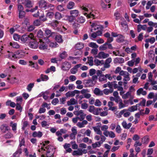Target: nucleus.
I'll return each mask as SVG.
<instances>
[{
	"mask_svg": "<svg viewBox=\"0 0 157 157\" xmlns=\"http://www.w3.org/2000/svg\"><path fill=\"white\" fill-rule=\"evenodd\" d=\"M24 53L22 51L20 50L16 51L15 54L11 53L10 54L9 57L12 56L14 58H21L24 56Z\"/></svg>",
	"mask_w": 157,
	"mask_h": 157,
	"instance_id": "1",
	"label": "nucleus"
},
{
	"mask_svg": "<svg viewBox=\"0 0 157 157\" xmlns=\"http://www.w3.org/2000/svg\"><path fill=\"white\" fill-rule=\"evenodd\" d=\"M34 36L32 34L30 33L29 35L24 34L21 38V40L23 43L29 41L33 38Z\"/></svg>",
	"mask_w": 157,
	"mask_h": 157,
	"instance_id": "2",
	"label": "nucleus"
},
{
	"mask_svg": "<svg viewBox=\"0 0 157 157\" xmlns=\"http://www.w3.org/2000/svg\"><path fill=\"white\" fill-rule=\"evenodd\" d=\"M49 40L48 38H44V41L42 40H40V44L39 48L40 49L44 50L47 48L48 46L45 43H48L49 42Z\"/></svg>",
	"mask_w": 157,
	"mask_h": 157,
	"instance_id": "3",
	"label": "nucleus"
},
{
	"mask_svg": "<svg viewBox=\"0 0 157 157\" xmlns=\"http://www.w3.org/2000/svg\"><path fill=\"white\" fill-rule=\"evenodd\" d=\"M38 42L34 39V37L29 41V46L31 48L36 49L38 47Z\"/></svg>",
	"mask_w": 157,
	"mask_h": 157,
	"instance_id": "4",
	"label": "nucleus"
},
{
	"mask_svg": "<svg viewBox=\"0 0 157 157\" xmlns=\"http://www.w3.org/2000/svg\"><path fill=\"white\" fill-rule=\"evenodd\" d=\"M108 47L110 49H113V48L111 44L105 42L102 45L100 46L99 49L101 51H104L106 50Z\"/></svg>",
	"mask_w": 157,
	"mask_h": 157,
	"instance_id": "5",
	"label": "nucleus"
},
{
	"mask_svg": "<svg viewBox=\"0 0 157 157\" xmlns=\"http://www.w3.org/2000/svg\"><path fill=\"white\" fill-rule=\"evenodd\" d=\"M39 6L42 9L45 10L47 8V3L44 0H40L39 2Z\"/></svg>",
	"mask_w": 157,
	"mask_h": 157,
	"instance_id": "6",
	"label": "nucleus"
},
{
	"mask_svg": "<svg viewBox=\"0 0 157 157\" xmlns=\"http://www.w3.org/2000/svg\"><path fill=\"white\" fill-rule=\"evenodd\" d=\"M109 56V55L108 54L105 53L104 52L101 51L98 53V55L95 56L94 57L95 58L97 57L100 59H104L108 57Z\"/></svg>",
	"mask_w": 157,
	"mask_h": 157,
	"instance_id": "7",
	"label": "nucleus"
},
{
	"mask_svg": "<svg viewBox=\"0 0 157 157\" xmlns=\"http://www.w3.org/2000/svg\"><path fill=\"white\" fill-rule=\"evenodd\" d=\"M22 4H24L25 7L30 8L33 7V5L30 0H25V2H22Z\"/></svg>",
	"mask_w": 157,
	"mask_h": 157,
	"instance_id": "8",
	"label": "nucleus"
},
{
	"mask_svg": "<svg viewBox=\"0 0 157 157\" xmlns=\"http://www.w3.org/2000/svg\"><path fill=\"white\" fill-rule=\"evenodd\" d=\"M71 64L68 62H64L62 66V69L64 71L69 70L71 68Z\"/></svg>",
	"mask_w": 157,
	"mask_h": 157,
	"instance_id": "9",
	"label": "nucleus"
},
{
	"mask_svg": "<svg viewBox=\"0 0 157 157\" xmlns=\"http://www.w3.org/2000/svg\"><path fill=\"white\" fill-rule=\"evenodd\" d=\"M45 34L46 36H47V38L49 37L50 36H55L56 35V33L52 32L51 31L48 29H46L45 30Z\"/></svg>",
	"mask_w": 157,
	"mask_h": 157,
	"instance_id": "10",
	"label": "nucleus"
},
{
	"mask_svg": "<svg viewBox=\"0 0 157 157\" xmlns=\"http://www.w3.org/2000/svg\"><path fill=\"white\" fill-rule=\"evenodd\" d=\"M9 129V127L6 124H3L0 127L1 131L3 133H5L6 131H8Z\"/></svg>",
	"mask_w": 157,
	"mask_h": 157,
	"instance_id": "11",
	"label": "nucleus"
},
{
	"mask_svg": "<svg viewBox=\"0 0 157 157\" xmlns=\"http://www.w3.org/2000/svg\"><path fill=\"white\" fill-rule=\"evenodd\" d=\"M115 63H122L124 62V59L122 58H116L114 59L113 61Z\"/></svg>",
	"mask_w": 157,
	"mask_h": 157,
	"instance_id": "12",
	"label": "nucleus"
},
{
	"mask_svg": "<svg viewBox=\"0 0 157 157\" xmlns=\"http://www.w3.org/2000/svg\"><path fill=\"white\" fill-rule=\"evenodd\" d=\"M116 41L119 43L123 42L124 41V37L121 34H118Z\"/></svg>",
	"mask_w": 157,
	"mask_h": 157,
	"instance_id": "13",
	"label": "nucleus"
},
{
	"mask_svg": "<svg viewBox=\"0 0 157 157\" xmlns=\"http://www.w3.org/2000/svg\"><path fill=\"white\" fill-rule=\"evenodd\" d=\"M82 155V151L78 149V150L74 151L72 153L73 155Z\"/></svg>",
	"mask_w": 157,
	"mask_h": 157,
	"instance_id": "14",
	"label": "nucleus"
},
{
	"mask_svg": "<svg viewBox=\"0 0 157 157\" xmlns=\"http://www.w3.org/2000/svg\"><path fill=\"white\" fill-rule=\"evenodd\" d=\"M70 12L71 16L75 17H77L78 15V11L77 10H71Z\"/></svg>",
	"mask_w": 157,
	"mask_h": 157,
	"instance_id": "15",
	"label": "nucleus"
},
{
	"mask_svg": "<svg viewBox=\"0 0 157 157\" xmlns=\"http://www.w3.org/2000/svg\"><path fill=\"white\" fill-rule=\"evenodd\" d=\"M42 132H41L39 131L37 132L35 131L33 133L32 136L34 137H38L39 138H40L42 136Z\"/></svg>",
	"mask_w": 157,
	"mask_h": 157,
	"instance_id": "16",
	"label": "nucleus"
},
{
	"mask_svg": "<svg viewBox=\"0 0 157 157\" xmlns=\"http://www.w3.org/2000/svg\"><path fill=\"white\" fill-rule=\"evenodd\" d=\"M84 44L82 43H77L75 46V48L77 50H81L84 47Z\"/></svg>",
	"mask_w": 157,
	"mask_h": 157,
	"instance_id": "17",
	"label": "nucleus"
},
{
	"mask_svg": "<svg viewBox=\"0 0 157 157\" xmlns=\"http://www.w3.org/2000/svg\"><path fill=\"white\" fill-rule=\"evenodd\" d=\"M94 93L96 95H102L103 94L102 92L101 91L100 89L98 88H96L95 89L94 91Z\"/></svg>",
	"mask_w": 157,
	"mask_h": 157,
	"instance_id": "18",
	"label": "nucleus"
},
{
	"mask_svg": "<svg viewBox=\"0 0 157 157\" xmlns=\"http://www.w3.org/2000/svg\"><path fill=\"white\" fill-rule=\"evenodd\" d=\"M55 40L58 43H61L63 42V39L62 38V36L61 35H55Z\"/></svg>",
	"mask_w": 157,
	"mask_h": 157,
	"instance_id": "19",
	"label": "nucleus"
},
{
	"mask_svg": "<svg viewBox=\"0 0 157 157\" xmlns=\"http://www.w3.org/2000/svg\"><path fill=\"white\" fill-rule=\"evenodd\" d=\"M99 80L100 82L105 81V82H107L106 77L104 75H101L99 76Z\"/></svg>",
	"mask_w": 157,
	"mask_h": 157,
	"instance_id": "20",
	"label": "nucleus"
},
{
	"mask_svg": "<svg viewBox=\"0 0 157 157\" xmlns=\"http://www.w3.org/2000/svg\"><path fill=\"white\" fill-rule=\"evenodd\" d=\"M75 5V4L74 2H70L67 5V7L69 9H71L73 8Z\"/></svg>",
	"mask_w": 157,
	"mask_h": 157,
	"instance_id": "21",
	"label": "nucleus"
},
{
	"mask_svg": "<svg viewBox=\"0 0 157 157\" xmlns=\"http://www.w3.org/2000/svg\"><path fill=\"white\" fill-rule=\"evenodd\" d=\"M85 21V19L82 16H81L78 18L77 21L80 23H83Z\"/></svg>",
	"mask_w": 157,
	"mask_h": 157,
	"instance_id": "22",
	"label": "nucleus"
},
{
	"mask_svg": "<svg viewBox=\"0 0 157 157\" xmlns=\"http://www.w3.org/2000/svg\"><path fill=\"white\" fill-rule=\"evenodd\" d=\"M149 141V138L148 136H145L142 139V141L143 143L144 144H147Z\"/></svg>",
	"mask_w": 157,
	"mask_h": 157,
	"instance_id": "23",
	"label": "nucleus"
},
{
	"mask_svg": "<svg viewBox=\"0 0 157 157\" xmlns=\"http://www.w3.org/2000/svg\"><path fill=\"white\" fill-rule=\"evenodd\" d=\"M22 153V149L21 148H20L18 149L16 152L14 153L13 154V156L14 157H17L19 156V155H17L19 153V154H20Z\"/></svg>",
	"mask_w": 157,
	"mask_h": 157,
	"instance_id": "24",
	"label": "nucleus"
},
{
	"mask_svg": "<svg viewBox=\"0 0 157 157\" xmlns=\"http://www.w3.org/2000/svg\"><path fill=\"white\" fill-rule=\"evenodd\" d=\"M153 51L150 50L148 52V56L149 58H152L154 60L155 57V55L153 53Z\"/></svg>",
	"mask_w": 157,
	"mask_h": 157,
	"instance_id": "25",
	"label": "nucleus"
},
{
	"mask_svg": "<svg viewBox=\"0 0 157 157\" xmlns=\"http://www.w3.org/2000/svg\"><path fill=\"white\" fill-rule=\"evenodd\" d=\"M26 14L25 12L24 11L19 12V18H22L25 17Z\"/></svg>",
	"mask_w": 157,
	"mask_h": 157,
	"instance_id": "26",
	"label": "nucleus"
},
{
	"mask_svg": "<svg viewBox=\"0 0 157 157\" xmlns=\"http://www.w3.org/2000/svg\"><path fill=\"white\" fill-rule=\"evenodd\" d=\"M87 58L88 59V63L90 66H92L93 65V57L92 56L88 57Z\"/></svg>",
	"mask_w": 157,
	"mask_h": 157,
	"instance_id": "27",
	"label": "nucleus"
},
{
	"mask_svg": "<svg viewBox=\"0 0 157 157\" xmlns=\"http://www.w3.org/2000/svg\"><path fill=\"white\" fill-rule=\"evenodd\" d=\"M65 95L67 98L70 97H73L75 96V94H74L73 91L71 92L68 91L66 94Z\"/></svg>",
	"mask_w": 157,
	"mask_h": 157,
	"instance_id": "28",
	"label": "nucleus"
},
{
	"mask_svg": "<svg viewBox=\"0 0 157 157\" xmlns=\"http://www.w3.org/2000/svg\"><path fill=\"white\" fill-rule=\"evenodd\" d=\"M10 46H11L13 48H18L20 46L17 43L13 42V43L10 42Z\"/></svg>",
	"mask_w": 157,
	"mask_h": 157,
	"instance_id": "29",
	"label": "nucleus"
},
{
	"mask_svg": "<svg viewBox=\"0 0 157 157\" xmlns=\"http://www.w3.org/2000/svg\"><path fill=\"white\" fill-rule=\"evenodd\" d=\"M101 144H102V142H101V141L97 142L94 144H93L92 146L93 148H96L97 147H100Z\"/></svg>",
	"mask_w": 157,
	"mask_h": 157,
	"instance_id": "30",
	"label": "nucleus"
},
{
	"mask_svg": "<svg viewBox=\"0 0 157 157\" xmlns=\"http://www.w3.org/2000/svg\"><path fill=\"white\" fill-rule=\"evenodd\" d=\"M34 83H31L28 85L27 89L29 91H30L31 90L32 88H33L34 86Z\"/></svg>",
	"mask_w": 157,
	"mask_h": 157,
	"instance_id": "31",
	"label": "nucleus"
},
{
	"mask_svg": "<svg viewBox=\"0 0 157 157\" xmlns=\"http://www.w3.org/2000/svg\"><path fill=\"white\" fill-rule=\"evenodd\" d=\"M137 107L136 106L133 105L130 107L128 109V110L131 112H133L135 110H137Z\"/></svg>",
	"mask_w": 157,
	"mask_h": 157,
	"instance_id": "32",
	"label": "nucleus"
},
{
	"mask_svg": "<svg viewBox=\"0 0 157 157\" xmlns=\"http://www.w3.org/2000/svg\"><path fill=\"white\" fill-rule=\"evenodd\" d=\"M55 18L57 20H59L62 18L61 14L58 12L56 13L55 14Z\"/></svg>",
	"mask_w": 157,
	"mask_h": 157,
	"instance_id": "33",
	"label": "nucleus"
},
{
	"mask_svg": "<svg viewBox=\"0 0 157 157\" xmlns=\"http://www.w3.org/2000/svg\"><path fill=\"white\" fill-rule=\"evenodd\" d=\"M54 15V13L53 12H49L47 13L46 15V17L49 18H52Z\"/></svg>",
	"mask_w": 157,
	"mask_h": 157,
	"instance_id": "34",
	"label": "nucleus"
},
{
	"mask_svg": "<svg viewBox=\"0 0 157 157\" xmlns=\"http://www.w3.org/2000/svg\"><path fill=\"white\" fill-rule=\"evenodd\" d=\"M89 46L92 48H97L98 46L95 43L91 42L89 44Z\"/></svg>",
	"mask_w": 157,
	"mask_h": 157,
	"instance_id": "35",
	"label": "nucleus"
},
{
	"mask_svg": "<svg viewBox=\"0 0 157 157\" xmlns=\"http://www.w3.org/2000/svg\"><path fill=\"white\" fill-rule=\"evenodd\" d=\"M40 77L43 81H46L48 79V77L47 75L41 74Z\"/></svg>",
	"mask_w": 157,
	"mask_h": 157,
	"instance_id": "36",
	"label": "nucleus"
},
{
	"mask_svg": "<svg viewBox=\"0 0 157 157\" xmlns=\"http://www.w3.org/2000/svg\"><path fill=\"white\" fill-rule=\"evenodd\" d=\"M66 52L64 51L59 55V57L61 59H63L67 56Z\"/></svg>",
	"mask_w": 157,
	"mask_h": 157,
	"instance_id": "37",
	"label": "nucleus"
},
{
	"mask_svg": "<svg viewBox=\"0 0 157 157\" xmlns=\"http://www.w3.org/2000/svg\"><path fill=\"white\" fill-rule=\"evenodd\" d=\"M41 22L39 19H37L33 22V24L35 26H38L40 25Z\"/></svg>",
	"mask_w": 157,
	"mask_h": 157,
	"instance_id": "38",
	"label": "nucleus"
},
{
	"mask_svg": "<svg viewBox=\"0 0 157 157\" xmlns=\"http://www.w3.org/2000/svg\"><path fill=\"white\" fill-rule=\"evenodd\" d=\"M13 37L14 40L16 41L19 40L21 38L20 36L17 34H14L13 35Z\"/></svg>",
	"mask_w": 157,
	"mask_h": 157,
	"instance_id": "39",
	"label": "nucleus"
},
{
	"mask_svg": "<svg viewBox=\"0 0 157 157\" xmlns=\"http://www.w3.org/2000/svg\"><path fill=\"white\" fill-rule=\"evenodd\" d=\"M10 125L12 126V130L13 131H15L17 129V124H13L12 122L10 123Z\"/></svg>",
	"mask_w": 157,
	"mask_h": 157,
	"instance_id": "40",
	"label": "nucleus"
},
{
	"mask_svg": "<svg viewBox=\"0 0 157 157\" xmlns=\"http://www.w3.org/2000/svg\"><path fill=\"white\" fill-rule=\"evenodd\" d=\"M17 10L18 12L24 11V7L21 4H18Z\"/></svg>",
	"mask_w": 157,
	"mask_h": 157,
	"instance_id": "41",
	"label": "nucleus"
},
{
	"mask_svg": "<svg viewBox=\"0 0 157 157\" xmlns=\"http://www.w3.org/2000/svg\"><path fill=\"white\" fill-rule=\"evenodd\" d=\"M98 76L96 75H94L92 77V80L93 82H94V85L95 84V83L97 82V80L98 79Z\"/></svg>",
	"mask_w": 157,
	"mask_h": 157,
	"instance_id": "42",
	"label": "nucleus"
},
{
	"mask_svg": "<svg viewBox=\"0 0 157 157\" xmlns=\"http://www.w3.org/2000/svg\"><path fill=\"white\" fill-rule=\"evenodd\" d=\"M37 36L38 37H42L43 36V32L41 30L37 32Z\"/></svg>",
	"mask_w": 157,
	"mask_h": 157,
	"instance_id": "43",
	"label": "nucleus"
},
{
	"mask_svg": "<svg viewBox=\"0 0 157 157\" xmlns=\"http://www.w3.org/2000/svg\"><path fill=\"white\" fill-rule=\"evenodd\" d=\"M96 72V71L94 69H91L89 71V74L90 76H92L94 75Z\"/></svg>",
	"mask_w": 157,
	"mask_h": 157,
	"instance_id": "44",
	"label": "nucleus"
},
{
	"mask_svg": "<svg viewBox=\"0 0 157 157\" xmlns=\"http://www.w3.org/2000/svg\"><path fill=\"white\" fill-rule=\"evenodd\" d=\"M120 102L119 105V109H120L124 107L125 106V105L123 104L122 101L121 99L119 100Z\"/></svg>",
	"mask_w": 157,
	"mask_h": 157,
	"instance_id": "45",
	"label": "nucleus"
},
{
	"mask_svg": "<svg viewBox=\"0 0 157 157\" xmlns=\"http://www.w3.org/2000/svg\"><path fill=\"white\" fill-rule=\"evenodd\" d=\"M16 109L17 110H20V112H21L22 111V107L20 105L17 103L16 104Z\"/></svg>",
	"mask_w": 157,
	"mask_h": 157,
	"instance_id": "46",
	"label": "nucleus"
},
{
	"mask_svg": "<svg viewBox=\"0 0 157 157\" xmlns=\"http://www.w3.org/2000/svg\"><path fill=\"white\" fill-rule=\"evenodd\" d=\"M29 63H30L32 64V65H33V68H34L36 69H38V65L37 63H33L32 61H29Z\"/></svg>",
	"mask_w": 157,
	"mask_h": 157,
	"instance_id": "47",
	"label": "nucleus"
},
{
	"mask_svg": "<svg viewBox=\"0 0 157 157\" xmlns=\"http://www.w3.org/2000/svg\"><path fill=\"white\" fill-rule=\"evenodd\" d=\"M88 104L86 103H84L82 104L81 108L83 109H86L88 107Z\"/></svg>",
	"mask_w": 157,
	"mask_h": 157,
	"instance_id": "48",
	"label": "nucleus"
},
{
	"mask_svg": "<svg viewBox=\"0 0 157 157\" xmlns=\"http://www.w3.org/2000/svg\"><path fill=\"white\" fill-rule=\"evenodd\" d=\"M101 105V102L98 99H97L96 100L95 102V105L98 106H100Z\"/></svg>",
	"mask_w": 157,
	"mask_h": 157,
	"instance_id": "49",
	"label": "nucleus"
},
{
	"mask_svg": "<svg viewBox=\"0 0 157 157\" xmlns=\"http://www.w3.org/2000/svg\"><path fill=\"white\" fill-rule=\"evenodd\" d=\"M78 71L77 69L74 67L71 70V73L72 74H75Z\"/></svg>",
	"mask_w": 157,
	"mask_h": 157,
	"instance_id": "50",
	"label": "nucleus"
},
{
	"mask_svg": "<svg viewBox=\"0 0 157 157\" xmlns=\"http://www.w3.org/2000/svg\"><path fill=\"white\" fill-rule=\"evenodd\" d=\"M59 102V100L57 98L54 99L52 102V103L54 105H55L57 103H58Z\"/></svg>",
	"mask_w": 157,
	"mask_h": 157,
	"instance_id": "51",
	"label": "nucleus"
},
{
	"mask_svg": "<svg viewBox=\"0 0 157 157\" xmlns=\"http://www.w3.org/2000/svg\"><path fill=\"white\" fill-rule=\"evenodd\" d=\"M135 61L134 60L128 61V65L130 67H132L133 66Z\"/></svg>",
	"mask_w": 157,
	"mask_h": 157,
	"instance_id": "52",
	"label": "nucleus"
},
{
	"mask_svg": "<svg viewBox=\"0 0 157 157\" xmlns=\"http://www.w3.org/2000/svg\"><path fill=\"white\" fill-rule=\"evenodd\" d=\"M57 10L60 11H63L64 9L63 7V6L62 5H59L57 6Z\"/></svg>",
	"mask_w": 157,
	"mask_h": 157,
	"instance_id": "53",
	"label": "nucleus"
},
{
	"mask_svg": "<svg viewBox=\"0 0 157 157\" xmlns=\"http://www.w3.org/2000/svg\"><path fill=\"white\" fill-rule=\"evenodd\" d=\"M12 136V135L10 133H8L4 136V137L6 139H9L11 138Z\"/></svg>",
	"mask_w": 157,
	"mask_h": 157,
	"instance_id": "54",
	"label": "nucleus"
},
{
	"mask_svg": "<svg viewBox=\"0 0 157 157\" xmlns=\"http://www.w3.org/2000/svg\"><path fill=\"white\" fill-rule=\"evenodd\" d=\"M109 132V136L110 137L112 138H113L115 137V134L113 132L110 131Z\"/></svg>",
	"mask_w": 157,
	"mask_h": 157,
	"instance_id": "55",
	"label": "nucleus"
},
{
	"mask_svg": "<svg viewBox=\"0 0 157 157\" xmlns=\"http://www.w3.org/2000/svg\"><path fill=\"white\" fill-rule=\"evenodd\" d=\"M86 115V114H85L83 113L82 114H80V121H82L84 119Z\"/></svg>",
	"mask_w": 157,
	"mask_h": 157,
	"instance_id": "56",
	"label": "nucleus"
},
{
	"mask_svg": "<svg viewBox=\"0 0 157 157\" xmlns=\"http://www.w3.org/2000/svg\"><path fill=\"white\" fill-rule=\"evenodd\" d=\"M116 132L118 133H120L121 132V128L119 125H117L116 128Z\"/></svg>",
	"mask_w": 157,
	"mask_h": 157,
	"instance_id": "57",
	"label": "nucleus"
},
{
	"mask_svg": "<svg viewBox=\"0 0 157 157\" xmlns=\"http://www.w3.org/2000/svg\"><path fill=\"white\" fill-rule=\"evenodd\" d=\"M148 79H149L148 81H151L152 79V76H153V75H152L151 72H149L148 73Z\"/></svg>",
	"mask_w": 157,
	"mask_h": 157,
	"instance_id": "58",
	"label": "nucleus"
},
{
	"mask_svg": "<svg viewBox=\"0 0 157 157\" xmlns=\"http://www.w3.org/2000/svg\"><path fill=\"white\" fill-rule=\"evenodd\" d=\"M25 143V139L24 138H23L22 139L21 141H20V144L19 145L20 147H21L22 145H24Z\"/></svg>",
	"mask_w": 157,
	"mask_h": 157,
	"instance_id": "59",
	"label": "nucleus"
},
{
	"mask_svg": "<svg viewBox=\"0 0 157 157\" xmlns=\"http://www.w3.org/2000/svg\"><path fill=\"white\" fill-rule=\"evenodd\" d=\"M98 49L97 48L93 49L91 50V53L94 55H96L97 54Z\"/></svg>",
	"mask_w": 157,
	"mask_h": 157,
	"instance_id": "60",
	"label": "nucleus"
},
{
	"mask_svg": "<svg viewBox=\"0 0 157 157\" xmlns=\"http://www.w3.org/2000/svg\"><path fill=\"white\" fill-rule=\"evenodd\" d=\"M143 39V33H140L138 37V39L139 41H141Z\"/></svg>",
	"mask_w": 157,
	"mask_h": 157,
	"instance_id": "61",
	"label": "nucleus"
},
{
	"mask_svg": "<svg viewBox=\"0 0 157 157\" xmlns=\"http://www.w3.org/2000/svg\"><path fill=\"white\" fill-rule=\"evenodd\" d=\"M41 125L42 127H45L47 126H48V124H47L46 121H44L41 122Z\"/></svg>",
	"mask_w": 157,
	"mask_h": 157,
	"instance_id": "62",
	"label": "nucleus"
},
{
	"mask_svg": "<svg viewBox=\"0 0 157 157\" xmlns=\"http://www.w3.org/2000/svg\"><path fill=\"white\" fill-rule=\"evenodd\" d=\"M76 79V77L74 75H71L69 77V79L71 81H75Z\"/></svg>",
	"mask_w": 157,
	"mask_h": 157,
	"instance_id": "63",
	"label": "nucleus"
},
{
	"mask_svg": "<svg viewBox=\"0 0 157 157\" xmlns=\"http://www.w3.org/2000/svg\"><path fill=\"white\" fill-rule=\"evenodd\" d=\"M94 106L91 105L90 106L89 111L90 113H93L94 110Z\"/></svg>",
	"mask_w": 157,
	"mask_h": 157,
	"instance_id": "64",
	"label": "nucleus"
}]
</instances>
